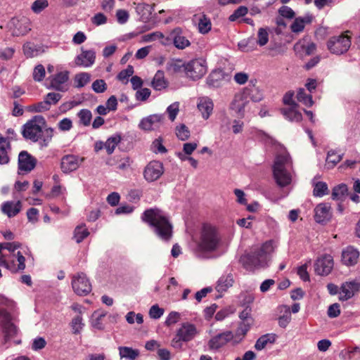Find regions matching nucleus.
<instances>
[{"label": "nucleus", "mask_w": 360, "mask_h": 360, "mask_svg": "<svg viewBox=\"0 0 360 360\" xmlns=\"http://www.w3.org/2000/svg\"><path fill=\"white\" fill-rule=\"evenodd\" d=\"M141 219L153 228L155 233L162 240L168 241L172 236V225L168 217L158 208L146 210Z\"/></svg>", "instance_id": "nucleus-1"}, {"label": "nucleus", "mask_w": 360, "mask_h": 360, "mask_svg": "<svg viewBox=\"0 0 360 360\" xmlns=\"http://www.w3.org/2000/svg\"><path fill=\"white\" fill-rule=\"evenodd\" d=\"M221 244V238L217 229L210 224H203L198 242V251L202 253H212L217 251Z\"/></svg>", "instance_id": "nucleus-2"}, {"label": "nucleus", "mask_w": 360, "mask_h": 360, "mask_svg": "<svg viewBox=\"0 0 360 360\" xmlns=\"http://www.w3.org/2000/svg\"><path fill=\"white\" fill-rule=\"evenodd\" d=\"M292 160L287 153L278 155L273 166V174L276 184L280 187H285L292 181L290 169L292 167Z\"/></svg>", "instance_id": "nucleus-3"}, {"label": "nucleus", "mask_w": 360, "mask_h": 360, "mask_svg": "<svg viewBox=\"0 0 360 360\" xmlns=\"http://www.w3.org/2000/svg\"><path fill=\"white\" fill-rule=\"evenodd\" d=\"M46 125V122L43 116L35 115L22 126V136L26 139L37 142L41 139Z\"/></svg>", "instance_id": "nucleus-4"}, {"label": "nucleus", "mask_w": 360, "mask_h": 360, "mask_svg": "<svg viewBox=\"0 0 360 360\" xmlns=\"http://www.w3.org/2000/svg\"><path fill=\"white\" fill-rule=\"evenodd\" d=\"M198 334V330L194 324L183 323L172 340L171 345L175 349H181L183 346L182 342L191 341Z\"/></svg>", "instance_id": "nucleus-5"}, {"label": "nucleus", "mask_w": 360, "mask_h": 360, "mask_svg": "<svg viewBox=\"0 0 360 360\" xmlns=\"http://www.w3.org/2000/svg\"><path fill=\"white\" fill-rule=\"evenodd\" d=\"M351 46L350 38L341 34L338 36L330 37L327 42V47L333 54L341 55L346 53Z\"/></svg>", "instance_id": "nucleus-6"}, {"label": "nucleus", "mask_w": 360, "mask_h": 360, "mask_svg": "<svg viewBox=\"0 0 360 360\" xmlns=\"http://www.w3.org/2000/svg\"><path fill=\"white\" fill-rule=\"evenodd\" d=\"M0 327L4 335L5 342L8 341L18 333V328L15 325L13 317L6 310L0 309Z\"/></svg>", "instance_id": "nucleus-7"}, {"label": "nucleus", "mask_w": 360, "mask_h": 360, "mask_svg": "<svg viewBox=\"0 0 360 360\" xmlns=\"http://www.w3.org/2000/svg\"><path fill=\"white\" fill-rule=\"evenodd\" d=\"M240 262L246 270L253 271L256 269L264 266L266 259L257 250H255L241 256Z\"/></svg>", "instance_id": "nucleus-8"}, {"label": "nucleus", "mask_w": 360, "mask_h": 360, "mask_svg": "<svg viewBox=\"0 0 360 360\" xmlns=\"http://www.w3.org/2000/svg\"><path fill=\"white\" fill-rule=\"evenodd\" d=\"M72 287L79 296H85L91 291V284L84 273H77L72 278Z\"/></svg>", "instance_id": "nucleus-9"}, {"label": "nucleus", "mask_w": 360, "mask_h": 360, "mask_svg": "<svg viewBox=\"0 0 360 360\" xmlns=\"http://www.w3.org/2000/svg\"><path fill=\"white\" fill-rule=\"evenodd\" d=\"M207 72L205 61L202 59H195L189 61L185 66L186 76L193 80L203 77Z\"/></svg>", "instance_id": "nucleus-10"}, {"label": "nucleus", "mask_w": 360, "mask_h": 360, "mask_svg": "<svg viewBox=\"0 0 360 360\" xmlns=\"http://www.w3.org/2000/svg\"><path fill=\"white\" fill-rule=\"evenodd\" d=\"M49 84L47 86L49 89H54L58 91L65 92L69 89L68 80H69V72L62 71L56 73V75L50 77Z\"/></svg>", "instance_id": "nucleus-11"}, {"label": "nucleus", "mask_w": 360, "mask_h": 360, "mask_svg": "<svg viewBox=\"0 0 360 360\" xmlns=\"http://www.w3.org/2000/svg\"><path fill=\"white\" fill-rule=\"evenodd\" d=\"M170 41L178 49H184L191 45L189 40L183 34V31L180 27H176L172 30L169 37L165 38V41H162L163 44H167Z\"/></svg>", "instance_id": "nucleus-12"}, {"label": "nucleus", "mask_w": 360, "mask_h": 360, "mask_svg": "<svg viewBox=\"0 0 360 360\" xmlns=\"http://www.w3.org/2000/svg\"><path fill=\"white\" fill-rule=\"evenodd\" d=\"M165 115L162 114H153L143 118L139 127L144 131H152L159 129L164 123Z\"/></svg>", "instance_id": "nucleus-13"}, {"label": "nucleus", "mask_w": 360, "mask_h": 360, "mask_svg": "<svg viewBox=\"0 0 360 360\" xmlns=\"http://www.w3.org/2000/svg\"><path fill=\"white\" fill-rule=\"evenodd\" d=\"M164 173V167L162 162L159 161H151L145 167L143 176L148 182L158 180Z\"/></svg>", "instance_id": "nucleus-14"}, {"label": "nucleus", "mask_w": 360, "mask_h": 360, "mask_svg": "<svg viewBox=\"0 0 360 360\" xmlns=\"http://www.w3.org/2000/svg\"><path fill=\"white\" fill-rule=\"evenodd\" d=\"M333 258L330 255H325L317 259L314 264L315 272L321 276H327L333 268Z\"/></svg>", "instance_id": "nucleus-15"}, {"label": "nucleus", "mask_w": 360, "mask_h": 360, "mask_svg": "<svg viewBox=\"0 0 360 360\" xmlns=\"http://www.w3.org/2000/svg\"><path fill=\"white\" fill-rule=\"evenodd\" d=\"M84 158H79L74 155H67L62 158L60 168L64 173L75 171L83 162Z\"/></svg>", "instance_id": "nucleus-16"}, {"label": "nucleus", "mask_w": 360, "mask_h": 360, "mask_svg": "<svg viewBox=\"0 0 360 360\" xmlns=\"http://www.w3.org/2000/svg\"><path fill=\"white\" fill-rule=\"evenodd\" d=\"M234 338L231 331H225L212 338L208 342V347L211 350H217L224 346Z\"/></svg>", "instance_id": "nucleus-17"}, {"label": "nucleus", "mask_w": 360, "mask_h": 360, "mask_svg": "<svg viewBox=\"0 0 360 360\" xmlns=\"http://www.w3.org/2000/svg\"><path fill=\"white\" fill-rule=\"evenodd\" d=\"M360 252L353 246H347L342 251L341 261L343 264L351 266L357 264Z\"/></svg>", "instance_id": "nucleus-18"}, {"label": "nucleus", "mask_w": 360, "mask_h": 360, "mask_svg": "<svg viewBox=\"0 0 360 360\" xmlns=\"http://www.w3.org/2000/svg\"><path fill=\"white\" fill-rule=\"evenodd\" d=\"M96 60V52L93 50L81 49V53L75 59V65L84 68L91 67Z\"/></svg>", "instance_id": "nucleus-19"}, {"label": "nucleus", "mask_w": 360, "mask_h": 360, "mask_svg": "<svg viewBox=\"0 0 360 360\" xmlns=\"http://www.w3.org/2000/svg\"><path fill=\"white\" fill-rule=\"evenodd\" d=\"M37 160L27 151L22 150L18 155V169L25 172L32 171L36 165Z\"/></svg>", "instance_id": "nucleus-20"}, {"label": "nucleus", "mask_w": 360, "mask_h": 360, "mask_svg": "<svg viewBox=\"0 0 360 360\" xmlns=\"http://www.w3.org/2000/svg\"><path fill=\"white\" fill-rule=\"evenodd\" d=\"M316 50V45L313 42H307L305 40H300L294 45V51L297 56L302 58L312 54Z\"/></svg>", "instance_id": "nucleus-21"}, {"label": "nucleus", "mask_w": 360, "mask_h": 360, "mask_svg": "<svg viewBox=\"0 0 360 360\" xmlns=\"http://www.w3.org/2000/svg\"><path fill=\"white\" fill-rule=\"evenodd\" d=\"M314 219L317 223H324L331 217L330 206L328 203H320L314 209Z\"/></svg>", "instance_id": "nucleus-22"}, {"label": "nucleus", "mask_w": 360, "mask_h": 360, "mask_svg": "<svg viewBox=\"0 0 360 360\" xmlns=\"http://www.w3.org/2000/svg\"><path fill=\"white\" fill-rule=\"evenodd\" d=\"M214 104L212 100L208 97L199 98L198 108L201 112L202 116L205 120L210 117L213 110Z\"/></svg>", "instance_id": "nucleus-23"}, {"label": "nucleus", "mask_w": 360, "mask_h": 360, "mask_svg": "<svg viewBox=\"0 0 360 360\" xmlns=\"http://www.w3.org/2000/svg\"><path fill=\"white\" fill-rule=\"evenodd\" d=\"M11 149V146L8 139L0 134V165H6L9 162L8 152Z\"/></svg>", "instance_id": "nucleus-24"}, {"label": "nucleus", "mask_w": 360, "mask_h": 360, "mask_svg": "<svg viewBox=\"0 0 360 360\" xmlns=\"http://www.w3.org/2000/svg\"><path fill=\"white\" fill-rule=\"evenodd\" d=\"M233 283L234 280L231 274L222 275L217 281L215 288L218 292L223 293L231 288Z\"/></svg>", "instance_id": "nucleus-25"}, {"label": "nucleus", "mask_w": 360, "mask_h": 360, "mask_svg": "<svg viewBox=\"0 0 360 360\" xmlns=\"http://www.w3.org/2000/svg\"><path fill=\"white\" fill-rule=\"evenodd\" d=\"M356 289V283L355 282H346L343 283L339 291V298L340 300H347L354 295V292Z\"/></svg>", "instance_id": "nucleus-26"}, {"label": "nucleus", "mask_w": 360, "mask_h": 360, "mask_svg": "<svg viewBox=\"0 0 360 360\" xmlns=\"http://www.w3.org/2000/svg\"><path fill=\"white\" fill-rule=\"evenodd\" d=\"M21 210V203L20 201L14 202L13 201H7L1 206V211L8 217H13L17 215Z\"/></svg>", "instance_id": "nucleus-27"}, {"label": "nucleus", "mask_w": 360, "mask_h": 360, "mask_svg": "<svg viewBox=\"0 0 360 360\" xmlns=\"http://www.w3.org/2000/svg\"><path fill=\"white\" fill-rule=\"evenodd\" d=\"M312 20L313 16L310 14L295 18L290 26L292 32L295 33L302 32L304 28L305 24L311 23Z\"/></svg>", "instance_id": "nucleus-28"}, {"label": "nucleus", "mask_w": 360, "mask_h": 360, "mask_svg": "<svg viewBox=\"0 0 360 360\" xmlns=\"http://www.w3.org/2000/svg\"><path fill=\"white\" fill-rule=\"evenodd\" d=\"M297 104H294V106L283 108L282 113L285 119L290 122H299L302 120V115L300 112L297 110Z\"/></svg>", "instance_id": "nucleus-29"}, {"label": "nucleus", "mask_w": 360, "mask_h": 360, "mask_svg": "<svg viewBox=\"0 0 360 360\" xmlns=\"http://www.w3.org/2000/svg\"><path fill=\"white\" fill-rule=\"evenodd\" d=\"M276 335L274 333H267L259 337L255 344V349L257 351H261L265 349L269 344H274L276 341Z\"/></svg>", "instance_id": "nucleus-30"}, {"label": "nucleus", "mask_w": 360, "mask_h": 360, "mask_svg": "<svg viewBox=\"0 0 360 360\" xmlns=\"http://www.w3.org/2000/svg\"><path fill=\"white\" fill-rule=\"evenodd\" d=\"M244 94L254 102H259L263 98V93L261 89L252 83L245 88Z\"/></svg>", "instance_id": "nucleus-31"}, {"label": "nucleus", "mask_w": 360, "mask_h": 360, "mask_svg": "<svg viewBox=\"0 0 360 360\" xmlns=\"http://www.w3.org/2000/svg\"><path fill=\"white\" fill-rule=\"evenodd\" d=\"M118 350L120 359L126 360H136L140 355L139 349L129 347L121 346L118 347Z\"/></svg>", "instance_id": "nucleus-32"}, {"label": "nucleus", "mask_w": 360, "mask_h": 360, "mask_svg": "<svg viewBox=\"0 0 360 360\" xmlns=\"http://www.w3.org/2000/svg\"><path fill=\"white\" fill-rule=\"evenodd\" d=\"M106 316V312L103 310L95 311L91 317V325L93 328L101 330L104 328L103 320Z\"/></svg>", "instance_id": "nucleus-33"}, {"label": "nucleus", "mask_w": 360, "mask_h": 360, "mask_svg": "<svg viewBox=\"0 0 360 360\" xmlns=\"http://www.w3.org/2000/svg\"><path fill=\"white\" fill-rule=\"evenodd\" d=\"M245 104L246 102L243 101L242 96H236L231 103L230 108L238 117H243L244 116Z\"/></svg>", "instance_id": "nucleus-34"}, {"label": "nucleus", "mask_w": 360, "mask_h": 360, "mask_svg": "<svg viewBox=\"0 0 360 360\" xmlns=\"http://www.w3.org/2000/svg\"><path fill=\"white\" fill-rule=\"evenodd\" d=\"M167 83L165 79L164 72L158 70L152 81V86L156 91H160L167 87Z\"/></svg>", "instance_id": "nucleus-35"}, {"label": "nucleus", "mask_w": 360, "mask_h": 360, "mask_svg": "<svg viewBox=\"0 0 360 360\" xmlns=\"http://www.w3.org/2000/svg\"><path fill=\"white\" fill-rule=\"evenodd\" d=\"M153 11V6L146 3H139L136 6V11L143 20L149 18Z\"/></svg>", "instance_id": "nucleus-36"}, {"label": "nucleus", "mask_w": 360, "mask_h": 360, "mask_svg": "<svg viewBox=\"0 0 360 360\" xmlns=\"http://www.w3.org/2000/svg\"><path fill=\"white\" fill-rule=\"evenodd\" d=\"M198 30L201 34L208 33L212 28L210 19L205 14H202L198 17Z\"/></svg>", "instance_id": "nucleus-37"}, {"label": "nucleus", "mask_w": 360, "mask_h": 360, "mask_svg": "<svg viewBox=\"0 0 360 360\" xmlns=\"http://www.w3.org/2000/svg\"><path fill=\"white\" fill-rule=\"evenodd\" d=\"M314 191L313 194L316 197H322L328 193V185L323 181H315L313 180Z\"/></svg>", "instance_id": "nucleus-38"}, {"label": "nucleus", "mask_w": 360, "mask_h": 360, "mask_svg": "<svg viewBox=\"0 0 360 360\" xmlns=\"http://www.w3.org/2000/svg\"><path fill=\"white\" fill-rule=\"evenodd\" d=\"M252 323V321H241L236 330L234 337L239 341L243 340L250 330Z\"/></svg>", "instance_id": "nucleus-39"}, {"label": "nucleus", "mask_w": 360, "mask_h": 360, "mask_svg": "<svg viewBox=\"0 0 360 360\" xmlns=\"http://www.w3.org/2000/svg\"><path fill=\"white\" fill-rule=\"evenodd\" d=\"M121 141L120 135H114L109 137L105 141L104 146L106 149L108 154L110 155L114 152L115 148Z\"/></svg>", "instance_id": "nucleus-40"}, {"label": "nucleus", "mask_w": 360, "mask_h": 360, "mask_svg": "<svg viewBox=\"0 0 360 360\" xmlns=\"http://www.w3.org/2000/svg\"><path fill=\"white\" fill-rule=\"evenodd\" d=\"M91 75L87 72L77 74L74 77L75 86L76 88L84 87L90 81Z\"/></svg>", "instance_id": "nucleus-41"}, {"label": "nucleus", "mask_w": 360, "mask_h": 360, "mask_svg": "<svg viewBox=\"0 0 360 360\" xmlns=\"http://www.w3.org/2000/svg\"><path fill=\"white\" fill-rule=\"evenodd\" d=\"M89 235V232L84 224L77 226L74 231V238L77 243H81Z\"/></svg>", "instance_id": "nucleus-42"}, {"label": "nucleus", "mask_w": 360, "mask_h": 360, "mask_svg": "<svg viewBox=\"0 0 360 360\" xmlns=\"http://www.w3.org/2000/svg\"><path fill=\"white\" fill-rule=\"evenodd\" d=\"M77 117L79 119V123L85 127L91 124L92 119L91 112L88 109H82L77 113Z\"/></svg>", "instance_id": "nucleus-43"}, {"label": "nucleus", "mask_w": 360, "mask_h": 360, "mask_svg": "<svg viewBox=\"0 0 360 360\" xmlns=\"http://www.w3.org/2000/svg\"><path fill=\"white\" fill-rule=\"evenodd\" d=\"M297 99L307 107H311L314 101L311 95L307 94L304 89H300L297 94Z\"/></svg>", "instance_id": "nucleus-44"}, {"label": "nucleus", "mask_w": 360, "mask_h": 360, "mask_svg": "<svg viewBox=\"0 0 360 360\" xmlns=\"http://www.w3.org/2000/svg\"><path fill=\"white\" fill-rule=\"evenodd\" d=\"M54 134V129L52 127H46L43 129V135L41 140V145L44 147H46L51 142Z\"/></svg>", "instance_id": "nucleus-45"}, {"label": "nucleus", "mask_w": 360, "mask_h": 360, "mask_svg": "<svg viewBox=\"0 0 360 360\" xmlns=\"http://www.w3.org/2000/svg\"><path fill=\"white\" fill-rule=\"evenodd\" d=\"M275 248V243L273 240H269L264 243L259 249H257V250L266 259V255L273 252Z\"/></svg>", "instance_id": "nucleus-46"}, {"label": "nucleus", "mask_w": 360, "mask_h": 360, "mask_svg": "<svg viewBox=\"0 0 360 360\" xmlns=\"http://www.w3.org/2000/svg\"><path fill=\"white\" fill-rule=\"evenodd\" d=\"M347 192V186L346 184H342L335 186L332 192V198L333 200L341 199Z\"/></svg>", "instance_id": "nucleus-47"}, {"label": "nucleus", "mask_w": 360, "mask_h": 360, "mask_svg": "<svg viewBox=\"0 0 360 360\" xmlns=\"http://www.w3.org/2000/svg\"><path fill=\"white\" fill-rule=\"evenodd\" d=\"M83 319L82 316L77 315L72 319L70 326L74 334H78L82 330L84 324L82 322Z\"/></svg>", "instance_id": "nucleus-48"}, {"label": "nucleus", "mask_w": 360, "mask_h": 360, "mask_svg": "<svg viewBox=\"0 0 360 360\" xmlns=\"http://www.w3.org/2000/svg\"><path fill=\"white\" fill-rule=\"evenodd\" d=\"M49 6L48 0H36L34 1L32 6L31 9L34 13H40L42 11L46 8Z\"/></svg>", "instance_id": "nucleus-49"}, {"label": "nucleus", "mask_w": 360, "mask_h": 360, "mask_svg": "<svg viewBox=\"0 0 360 360\" xmlns=\"http://www.w3.org/2000/svg\"><path fill=\"white\" fill-rule=\"evenodd\" d=\"M269 41V33L266 29L259 28L257 33V43L259 46H263Z\"/></svg>", "instance_id": "nucleus-50"}, {"label": "nucleus", "mask_w": 360, "mask_h": 360, "mask_svg": "<svg viewBox=\"0 0 360 360\" xmlns=\"http://www.w3.org/2000/svg\"><path fill=\"white\" fill-rule=\"evenodd\" d=\"M248 12V9L246 6H240L229 17V20L231 22H234L239 18L245 16Z\"/></svg>", "instance_id": "nucleus-51"}, {"label": "nucleus", "mask_w": 360, "mask_h": 360, "mask_svg": "<svg viewBox=\"0 0 360 360\" xmlns=\"http://www.w3.org/2000/svg\"><path fill=\"white\" fill-rule=\"evenodd\" d=\"M62 95L59 93L50 92L44 96V100L46 103L51 108L52 105H56L58 102L61 99Z\"/></svg>", "instance_id": "nucleus-52"}, {"label": "nucleus", "mask_w": 360, "mask_h": 360, "mask_svg": "<svg viewBox=\"0 0 360 360\" xmlns=\"http://www.w3.org/2000/svg\"><path fill=\"white\" fill-rule=\"evenodd\" d=\"M165 36L161 32H154L145 35L141 38V42H150L157 39H164Z\"/></svg>", "instance_id": "nucleus-53"}, {"label": "nucleus", "mask_w": 360, "mask_h": 360, "mask_svg": "<svg viewBox=\"0 0 360 360\" xmlns=\"http://www.w3.org/2000/svg\"><path fill=\"white\" fill-rule=\"evenodd\" d=\"M186 65V63H183L181 60H173L168 63V67L174 72H179L182 70L185 72Z\"/></svg>", "instance_id": "nucleus-54"}, {"label": "nucleus", "mask_w": 360, "mask_h": 360, "mask_svg": "<svg viewBox=\"0 0 360 360\" xmlns=\"http://www.w3.org/2000/svg\"><path fill=\"white\" fill-rule=\"evenodd\" d=\"M46 71L44 67L39 64L37 65L33 71V79L36 82H41L45 77Z\"/></svg>", "instance_id": "nucleus-55"}, {"label": "nucleus", "mask_w": 360, "mask_h": 360, "mask_svg": "<svg viewBox=\"0 0 360 360\" xmlns=\"http://www.w3.org/2000/svg\"><path fill=\"white\" fill-rule=\"evenodd\" d=\"M342 158V155L338 154L334 150H330L328 153L326 158L327 164H331L332 167L336 165Z\"/></svg>", "instance_id": "nucleus-56"}, {"label": "nucleus", "mask_w": 360, "mask_h": 360, "mask_svg": "<svg viewBox=\"0 0 360 360\" xmlns=\"http://www.w3.org/2000/svg\"><path fill=\"white\" fill-rule=\"evenodd\" d=\"M126 320L128 323L133 324L136 321L138 324L143 322V318L141 314H135L134 311H129L126 315Z\"/></svg>", "instance_id": "nucleus-57"}, {"label": "nucleus", "mask_w": 360, "mask_h": 360, "mask_svg": "<svg viewBox=\"0 0 360 360\" xmlns=\"http://www.w3.org/2000/svg\"><path fill=\"white\" fill-rule=\"evenodd\" d=\"M179 111V103L174 102L167 108V112L169 114V117L172 121H174Z\"/></svg>", "instance_id": "nucleus-58"}, {"label": "nucleus", "mask_w": 360, "mask_h": 360, "mask_svg": "<svg viewBox=\"0 0 360 360\" xmlns=\"http://www.w3.org/2000/svg\"><path fill=\"white\" fill-rule=\"evenodd\" d=\"M176 136L181 141H185L190 136V131L187 127L181 124L176 127Z\"/></svg>", "instance_id": "nucleus-59"}, {"label": "nucleus", "mask_w": 360, "mask_h": 360, "mask_svg": "<svg viewBox=\"0 0 360 360\" xmlns=\"http://www.w3.org/2000/svg\"><path fill=\"white\" fill-rule=\"evenodd\" d=\"M92 89L96 93H103L107 89V85L103 79H96L92 83Z\"/></svg>", "instance_id": "nucleus-60"}, {"label": "nucleus", "mask_w": 360, "mask_h": 360, "mask_svg": "<svg viewBox=\"0 0 360 360\" xmlns=\"http://www.w3.org/2000/svg\"><path fill=\"white\" fill-rule=\"evenodd\" d=\"M23 51L25 55L28 58H32L37 54V49L32 43H27L23 46Z\"/></svg>", "instance_id": "nucleus-61"}, {"label": "nucleus", "mask_w": 360, "mask_h": 360, "mask_svg": "<svg viewBox=\"0 0 360 360\" xmlns=\"http://www.w3.org/2000/svg\"><path fill=\"white\" fill-rule=\"evenodd\" d=\"M151 150L155 153H165L167 152L166 148L162 145V140L160 139H157L153 142Z\"/></svg>", "instance_id": "nucleus-62"}, {"label": "nucleus", "mask_w": 360, "mask_h": 360, "mask_svg": "<svg viewBox=\"0 0 360 360\" xmlns=\"http://www.w3.org/2000/svg\"><path fill=\"white\" fill-rule=\"evenodd\" d=\"M50 108H51L44 99L43 101L35 103L30 107L31 110L36 112H45L49 110Z\"/></svg>", "instance_id": "nucleus-63"}, {"label": "nucleus", "mask_w": 360, "mask_h": 360, "mask_svg": "<svg viewBox=\"0 0 360 360\" xmlns=\"http://www.w3.org/2000/svg\"><path fill=\"white\" fill-rule=\"evenodd\" d=\"M164 314V309L159 307L158 304L153 305L149 310V315L151 319H160Z\"/></svg>", "instance_id": "nucleus-64"}]
</instances>
